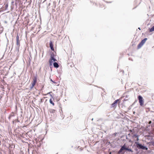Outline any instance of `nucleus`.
<instances>
[{
  "instance_id": "f257e3e1",
  "label": "nucleus",
  "mask_w": 154,
  "mask_h": 154,
  "mask_svg": "<svg viewBox=\"0 0 154 154\" xmlns=\"http://www.w3.org/2000/svg\"><path fill=\"white\" fill-rule=\"evenodd\" d=\"M37 78L36 76H34L32 78V81L31 82V85L30 86V88L31 89H32L35 85L37 82Z\"/></svg>"
},
{
  "instance_id": "f03ea898",
  "label": "nucleus",
  "mask_w": 154,
  "mask_h": 154,
  "mask_svg": "<svg viewBox=\"0 0 154 154\" xmlns=\"http://www.w3.org/2000/svg\"><path fill=\"white\" fill-rule=\"evenodd\" d=\"M135 143L136 144L137 147L139 149H143L147 150L148 148L146 146L142 145L140 144L138 142H135Z\"/></svg>"
},
{
  "instance_id": "7ed1b4c3",
  "label": "nucleus",
  "mask_w": 154,
  "mask_h": 154,
  "mask_svg": "<svg viewBox=\"0 0 154 154\" xmlns=\"http://www.w3.org/2000/svg\"><path fill=\"white\" fill-rule=\"evenodd\" d=\"M147 40V38H145L138 45V49L140 48L143 46V45L145 43Z\"/></svg>"
},
{
  "instance_id": "20e7f679",
  "label": "nucleus",
  "mask_w": 154,
  "mask_h": 154,
  "mask_svg": "<svg viewBox=\"0 0 154 154\" xmlns=\"http://www.w3.org/2000/svg\"><path fill=\"white\" fill-rule=\"evenodd\" d=\"M138 99L139 100V103L140 106H143V104L144 101L142 97L139 95L138 97Z\"/></svg>"
},
{
  "instance_id": "39448f33",
  "label": "nucleus",
  "mask_w": 154,
  "mask_h": 154,
  "mask_svg": "<svg viewBox=\"0 0 154 154\" xmlns=\"http://www.w3.org/2000/svg\"><path fill=\"white\" fill-rule=\"evenodd\" d=\"M119 100V99H117L115 100L114 103L112 104L111 108H113L115 109L116 107L117 103Z\"/></svg>"
},
{
  "instance_id": "423d86ee",
  "label": "nucleus",
  "mask_w": 154,
  "mask_h": 154,
  "mask_svg": "<svg viewBox=\"0 0 154 154\" xmlns=\"http://www.w3.org/2000/svg\"><path fill=\"white\" fill-rule=\"evenodd\" d=\"M52 57L51 58H50L49 60L50 66H52L53 62L57 60L54 57Z\"/></svg>"
},
{
  "instance_id": "0eeeda50",
  "label": "nucleus",
  "mask_w": 154,
  "mask_h": 154,
  "mask_svg": "<svg viewBox=\"0 0 154 154\" xmlns=\"http://www.w3.org/2000/svg\"><path fill=\"white\" fill-rule=\"evenodd\" d=\"M132 137L134 140L138 141L139 140L138 136L136 135V134L133 135Z\"/></svg>"
},
{
  "instance_id": "6e6552de",
  "label": "nucleus",
  "mask_w": 154,
  "mask_h": 154,
  "mask_svg": "<svg viewBox=\"0 0 154 154\" xmlns=\"http://www.w3.org/2000/svg\"><path fill=\"white\" fill-rule=\"evenodd\" d=\"M16 42H16L17 45L19 46L20 45V41H19V36L18 35H17V36L16 37Z\"/></svg>"
},
{
  "instance_id": "1a4fd4ad",
  "label": "nucleus",
  "mask_w": 154,
  "mask_h": 154,
  "mask_svg": "<svg viewBox=\"0 0 154 154\" xmlns=\"http://www.w3.org/2000/svg\"><path fill=\"white\" fill-rule=\"evenodd\" d=\"M49 45H50V47L51 48V50H52L54 51V49L53 47V43H52V41L50 42Z\"/></svg>"
},
{
  "instance_id": "9d476101",
  "label": "nucleus",
  "mask_w": 154,
  "mask_h": 154,
  "mask_svg": "<svg viewBox=\"0 0 154 154\" xmlns=\"http://www.w3.org/2000/svg\"><path fill=\"white\" fill-rule=\"evenodd\" d=\"M56 110L54 109H50L49 110V112L51 113H54L56 112Z\"/></svg>"
},
{
  "instance_id": "9b49d317",
  "label": "nucleus",
  "mask_w": 154,
  "mask_h": 154,
  "mask_svg": "<svg viewBox=\"0 0 154 154\" xmlns=\"http://www.w3.org/2000/svg\"><path fill=\"white\" fill-rule=\"evenodd\" d=\"M53 65L54 67L57 68L59 67L58 64L56 62H54L53 63Z\"/></svg>"
},
{
  "instance_id": "f8f14e48",
  "label": "nucleus",
  "mask_w": 154,
  "mask_h": 154,
  "mask_svg": "<svg viewBox=\"0 0 154 154\" xmlns=\"http://www.w3.org/2000/svg\"><path fill=\"white\" fill-rule=\"evenodd\" d=\"M121 148L123 150H126V149L127 148L126 147L125 144L123 146L121 147Z\"/></svg>"
},
{
  "instance_id": "ddd939ff",
  "label": "nucleus",
  "mask_w": 154,
  "mask_h": 154,
  "mask_svg": "<svg viewBox=\"0 0 154 154\" xmlns=\"http://www.w3.org/2000/svg\"><path fill=\"white\" fill-rule=\"evenodd\" d=\"M49 102H50V103L53 106H54V103H53V101L51 99H50V100H49Z\"/></svg>"
},
{
  "instance_id": "4468645a",
  "label": "nucleus",
  "mask_w": 154,
  "mask_h": 154,
  "mask_svg": "<svg viewBox=\"0 0 154 154\" xmlns=\"http://www.w3.org/2000/svg\"><path fill=\"white\" fill-rule=\"evenodd\" d=\"M154 31V26L151 28L149 30L150 32H152Z\"/></svg>"
},
{
  "instance_id": "2eb2a0df",
  "label": "nucleus",
  "mask_w": 154,
  "mask_h": 154,
  "mask_svg": "<svg viewBox=\"0 0 154 154\" xmlns=\"http://www.w3.org/2000/svg\"><path fill=\"white\" fill-rule=\"evenodd\" d=\"M126 150H128V151L131 152H133V151L132 149H131L128 148H127L126 149Z\"/></svg>"
},
{
  "instance_id": "dca6fc26",
  "label": "nucleus",
  "mask_w": 154,
  "mask_h": 154,
  "mask_svg": "<svg viewBox=\"0 0 154 154\" xmlns=\"http://www.w3.org/2000/svg\"><path fill=\"white\" fill-rule=\"evenodd\" d=\"M123 150H124L123 149H122V148H121V149L118 152V153H120L122 152V151Z\"/></svg>"
},
{
  "instance_id": "f3484780",
  "label": "nucleus",
  "mask_w": 154,
  "mask_h": 154,
  "mask_svg": "<svg viewBox=\"0 0 154 154\" xmlns=\"http://www.w3.org/2000/svg\"><path fill=\"white\" fill-rule=\"evenodd\" d=\"M54 54L53 53L52 54H51V58L52 57H54Z\"/></svg>"
},
{
  "instance_id": "a211bd4d",
  "label": "nucleus",
  "mask_w": 154,
  "mask_h": 154,
  "mask_svg": "<svg viewBox=\"0 0 154 154\" xmlns=\"http://www.w3.org/2000/svg\"><path fill=\"white\" fill-rule=\"evenodd\" d=\"M129 140V142H131V143L133 142V141H132V140Z\"/></svg>"
},
{
  "instance_id": "6ab92c4d",
  "label": "nucleus",
  "mask_w": 154,
  "mask_h": 154,
  "mask_svg": "<svg viewBox=\"0 0 154 154\" xmlns=\"http://www.w3.org/2000/svg\"><path fill=\"white\" fill-rule=\"evenodd\" d=\"M151 121H150L149 122V124H151Z\"/></svg>"
},
{
  "instance_id": "aec40b11",
  "label": "nucleus",
  "mask_w": 154,
  "mask_h": 154,
  "mask_svg": "<svg viewBox=\"0 0 154 154\" xmlns=\"http://www.w3.org/2000/svg\"><path fill=\"white\" fill-rule=\"evenodd\" d=\"M51 81L52 82H54V83H55L54 82L52 79H51Z\"/></svg>"
},
{
  "instance_id": "412c9836",
  "label": "nucleus",
  "mask_w": 154,
  "mask_h": 154,
  "mask_svg": "<svg viewBox=\"0 0 154 154\" xmlns=\"http://www.w3.org/2000/svg\"><path fill=\"white\" fill-rule=\"evenodd\" d=\"M8 5H6V7H8Z\"/></svg>"
}]
</instances>
